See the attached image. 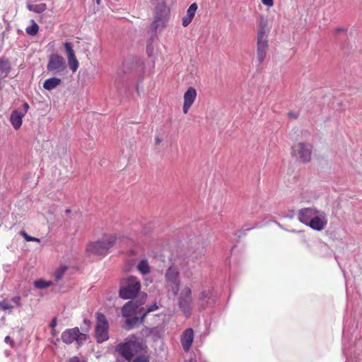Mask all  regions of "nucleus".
<instances>
[{
	"mask_svg": "<svg viewBox=\"0 0 362 362\" xmlns=\"http://www.w3.org/2000/svg\"><path fill=\"white\" fill-rule=\"evenodd\" d=\"M21 235L24 238V239L28 242H37L40 243V240L37 238L32 237L29 235H28L25 231H21Z\"/></svg>",
	"mask_w": 362,
	"mask_h": 362,
	"instance_id": "nucleus-30",
	"label": "nucleus"
},
{
	"mask_svg": "<svg viewBox=\"0 0 362 362\" xmlns=\"http://www.w3.org/2000/svg\"><path fill=\"white\" fill-rule=\"evenodd\" d=\"M179 276L180 273L178 269L175 266L170 267L165 274V279L168 286L170 288L172 292L174 294L177 293V288H179Z\"/></svg>",
	"mask_w": 362,
	"mask_h": 362,
	"instance_id": "nucleus-10",
	"label": "nucleus"
},
{
	"mask_svg": "<svg viewBox=\"0 0 362 362\" xmlns=\"http://www.w3.org/2000/svg\"><path fill=\"white\" fill-rule=\"evenodd\" d=\"M47 69L54 74L64 73L66 69V64L63 57L57 54H52L49 56Z\"/></svg>",
	"mask_w": 362,
	"mask_h": 362,
	"instance_id": "nucleus-8",
	"label": "nucleus"
},
{
	"mask_svg": "<svg viewBox=\"0 0 362 362\" xmlns=\"http://www.w3.org/2000/svg\"><path fill=\"white\" fill-rule=\"evenodd\" d=\"M60 83V78L52 77L45 81L43 88L46 90H51L57 87Z\"/></svg>",
	"mask_w": 362,
	"mask_h": 362,
	"instance_id": "nucleus-23",
	"label": "nucleus"
},
{
	"mask_svg": "<svg viewBox=\"0 0 362 362\" xmlns=\"http://www.w3.org/2000/svg\"><path fill=\"white\" fill-rule=\"evenodd\" d=\"M257 38L268 39L270 30L268 19L264 16H259L257 18Z\"/></svg>",
	"mask_w": 362,
	"mask_h": 362,
	"instance_id": "nucleus-14",
	"label": "nucleus"
},
{
	"mask_svg": "<svg viewBox=\"0 0 362 362\" xmlns=\"http://www.w3.org/2000/svg\"><path fill=\"white\" fill-rule=\"evenodd\" d=\"M214 301L212 298V293L210 289L207 291H203L201 292L199 300L198 305L200 309H204L208 305H210Z\"/></svg>",
	"mask_w": 362,
	"mask_h": 362,
	"instance_id": "nucleus-19",
	"label": "nucleus"
},
{
	"mask_svg": "<svg viewBox=\"0 0 362 362\" xmlns=\"http://www.w3.org/2000/svg\"><path fill=\"white\" fill-rule=\"evenodd\" d=\"M345 31H346V29L344 28H338L336 29V32H337V33L345 32Z\"/></svg>",
	"mask_w": 362,
	"mask_h": 362,
	"instance_id": "nucleus-39",
	"label": "nucleus"
},
{
	"mask_svg": "<svg viewBox=\"0 0 362 362\" xmlns=\"http://www.w3.org/2000/svg\"><path fill=\"white\" fill-rule=\"evenodd\" d=\"M143 303H138L136 300H131L126 303L122 308V314L124 317H129L134 315L141 314L144 308L141 307Z\"/></svg>",
	"mask_w": 362,
	"mask_h": 362,
	"instance_id": "nucleus-12",
	"label": "nucleus"
},
{
	"mask_svg": "<svg viewBox=\"0 0 362 362\" xmlns=\"http://www.w3.org/2000/svg\"><path fill=\"white\" fill-rule=\"evenodd\" d=\"M299 221L316 231L324 230L328 223V217L325 211L316 207H305L298 214Z\"/></svg>",
	"mask_w": 362,
	"mask_h": 362,
	"instance_id": "nucleus-1",
	"label": "nucleus"
},
{
	"mask_svg": "<svg viewBox=\"0 0 362 362\" xmlns=\"http://www.w3.org/2000/svg\"><path fill=\"white\" fill-rule=\"evenodd\" d=\"M64 46L67 54L69 68L73 72H75L78 68L79 63L76 57L75 52L73 49V46L71 43L69 42H64Z\"/></svg>",
	"mask_w": 362,
	"mask_h": 362,
	"instance_id": "nucleus-15",
	"label": "nucleus"
},
{
	"mask_svg": "<svg viewBox=\"0 0 362 362\" xmlns=\"http://www.w3.org/2000/svg\"><path fill=\"white\" fill-rule=\"evenodd\" d=\"M192 21V18L185 16L182 18V25L187 27Z\"/></svg>",
	"mask_w": 362,
	"mask_h": 362,
	"instance_id": "nucleus-32",
	"label": "nucleus"
},
{
	"mask_svg": "<svg viewBox=\"0 0 362 362\" xmlns=\"http://www.w3.org/2000/svg\"><path fill=\"white\" fill-rule=\"evenodd\" d=\"M138 272L143 276L148 274L151 271V267L147 259H141L136 265Z\"/></svg>",
	"mask_w": 362,
	"mask_h": 362,
	"instance_id": "nucleus-22",
	"label": "nucleus"
},
{
	"mask_svg": "<svg viewBox=\"0 0 362 362\" xmlns=\"http://www.w3.org/2000/svg\"><path fill=\"white\" fill-rule=\"evenodd\" d=\"M21 306V298L19 296L13 297L11 300L0 301V308L3 310H11L16 307Z\"/></svg>",
	"mask_w": 362,
	"mask_h": 362,
	"instance_id": "nucleus-18",
	"label": "nucleus"
},
{
	"mask_svg": "<svg viewBox=\"0 0 362 362\" xmlns=\"http://www.w3.org/2000/svg\"><path fill=\"white\" fill-rule=\"evenodd\" d=\"M194 340V331L192 328L187 329L182 334L180 341L183 349L188 351Z\"/></svg>",
	"mask_w": 362,
	"mask_h": 362,
	"instance_id": "nucleus-17",
	"label": "nucleus"
},
{
	"mask_svg": "<svg viewBox=\"0 0 362 362\" xmlns=\"http://www.w3.org/2000/svg\"><path fill=\"white\" fill-rule=\"evenodd\" d=\"M197 96V92L196 89L193 87H189L185 92L183 95V105H182V112L184 114H187L189 110L194 104Z\"/></svg>",
	"mask_w": 362,
	"mask_h": 362,
	"instance_id": "nucleus-13",
	"label": "nucleus"
},
{
	"mask_svg": "<svg viewBox=\"0 0 362 362\" xmlns=\"http://www.w3.org/2000/svg\"><path fill=\"white\" fill-rule=\"evenodd\" d=\"M175 295L177 296V305L179 308L186 317H189L193 308L191 288L185 286L180 289L177 288V293Z\"/></svg>",
	"mask_w": 362,
	"mask_h": 362,
	"instance_id": "nucleus-4",
	"label": "nucleus"
},
{
	"mask_svg": "<svg viewBox=\"0 0 362 362\" xmlns=\"http://www.w3.org/2000/svg\"><path fill=\"white\" fill-rule=\"evenodd\" d=\"M10 69V64L8 60L0 59V78L7 76Z\"/></svg>",
	"mask_w": 362,
	"mask_h": 362,
	"instance_id": "nucleus-24",
	"label": "nucleus"
},
{
	"mask_svg": "<svg viewBox=\"0 0 362 362\" xmlns=\"http://www.w3.org/2000/svg\"><path fill=\"white\" fill-rule=\"evenodd\" d=\"M169 12V8L163 3L159 4L156 7L155 19L152 23V28L153 30H156L160 27H163L165 25Z\"/></svg>",
	"mask_w": 362,
	"mask_h": 362,
	"instance_id": "nucleus-9",
	"label": "nucleus"
},
{
	"mask_svg": "<svg viewBox=\"0 0 362 362\" xmlns=\"http://www.w3.org/2000/svg\"><path fill=\"white\" fill-rule=\"evenodd\" d=\"M52 284H53L52 281H44L43 279H37V280L35 281V282H34V286L37 288H39V289L46 288L52 286Z\"/></svg>",
	"mask_w": 362,
	"mask_h": 362,
	"instance_id": "nucleus-26",
	"label": "nucleus"
},
{
	"mask_svg": "<svg viewBox=\"0 0 362 362\" xmlns=\"http://www.w3.org/2000/svg\"><path fill=\"white\" fill-rule=\"evenodd\" d=\"M141 345L137 341L136 338L132 336L126 342L118 344L116 349L127 360L130 361L137 348H141Z\"/></svg>",
	"mask_w": 362,
	"mask_h": 362,
	"instance_id": "nucleus-6",
	"label": "nucleus"
},
{
	"mask_svg": "<svg viewBox=\"0 0 362 362\" xmlns=\"http://www.w3.org/2000/svg\"><path fill=\"white\" fill-rule=\"evenodd\" d=\"M25 116V112H21L19 110H14L12 112L10 117V122L13 127L17 130L20 129L22 125L23 118Z\"/></svg>",
	"mask_w": 362,
	"mask_h": 362,
	"instance_id": "nucleus-20",
	"label": "nucleus"
},
{
	"mask_svg": "<svg viewBox=\"0 0 362 362\" xmlns=\"http://www.w3.org/2000/svg\"><path fill=\"white\" fill-rule=\"evenodd\" d=\"M27 8L30 11H33L37 13H42L47 9V5L43 3L35 5L28 4Z\"/></svg>",
	"mask_w": 362,
	"mask_h": 362,
	"instance_id": "nucleus-25",
	"label": "nucleus"
},
{
	"mask_svg": "<svg viewBox=\"0 0 362 362\" xmlns=\"http://www.w3.org/2000/svg\"><path fill=\"white\" fill-rule=\"evenodd\" d=\"M313 146L308 143L299 142L292 147V155L302 163H308L311 160Z\"/></svg>",
	"mask_w": 362,
	"mask_h": 362,
	"instance_id": "nucleus-5",
	"label": "nucleus"
},
{
	"mask_svg": "<svg viewBox=\"0 0 362 362\" xmlns=\"http://www.w3.org/2000/svg\"><path fill=\"white\" fill-rule=\"evenodd\" d=\"M268 49V39L257 38V58L259 64L265 60Z\"/></svg>",
	"mask_w": 362,
	"mask_h": 362,
	"instance_id": "nucleus-16",
	"label": "nucleus"
},
{
	"mask_svg": "<svg viewBox=\"0 0 362 362\" xmlns=\"http://www.w3.org/2000/svg\"><path fill=\"white\" fill-rule=\"evenodd\" d=\"M158 308V306L157 305V303H153V305L148 306L146 309L144 308V310L143 311V313H141V314H143V317H145V316L151 313V312H153V311H155Z\"/></svg>",
	"mask_w": 362,
	"mask_h": 362,
	"instance_id": "nucleus-31",
	"label": "nucleus"
},
{
	"mask_svg": "<svg viewBox=\"0 0 362 362\" xmlns=\"http://www.w3.org/2000/svg\"><path fill=\"white\" fill-rule=\"evenodd\" d=\"M57 320L54 318L52 320L51 323H50V326L52 328H54L57 325Z\"/></svg>",
	"mask_w": 362,
	"mask_h": 362,
	"instance_id": "nucleus-38",
	"label": "nucleus"
},
{
	"mask_svg": "<svg viewBox=\"0 0 362 362\" xmlns=\"http://www.w3.org/2000/svg\"><path fill=\"white\" fill-rule=\"evenodd\" d=\"M161 142V139L159 137L156 138V143L159 144Z\"/></svg>",
	"mask_w": 362,
	"mask_h": 362,
	"instance_id": "nucleus-40",
	"label": "nucleus"
},
{
	"mask_svg": "<svg viewBox=\"0 0 362 362\" xmlns=\"http://www.w3.org/2000/svg\"><path fill=\"white\" fill-rule=\"evenodd\" d=\"M133 362H149V361L145 356H139L136 358Z\"/></svg>",
	"mask_w": 362,
	"mask_h": 362,
	"instance_id": "nucleus-34",
	"label": "nucleus"
},
{
	"mask_svg": "<svg viewBox=\"0 0 362 362\" xmlns=\"http://www.w3.org/2000/svg\"><path fill=\"white\" fill-rule=\"evenodd\" d=\"M185 362H196V361L194 359H193V358H190V359H189L187 361H185Z\"/></svg>",
	"mask_w": 362,
	"mask_h": 362,
	"instance_id": "nucleus-41",
	"label": "nucleus"
},
{
	"mask_svg": "<svg viewBox=\"0 0 362 362\" xmlns=\"http://www.w3.org/2000/svg\"><path fill=\"white\" fill-rule=\"evenodd\" d=\"M28 109H29V105L27 103H25L23 104V111H21V112H25V115L26 112H28Z\"/></svg>",
	"mask_w": 362,
	"mask_h": 362,
	"instance_id": "nucleus-37",
	"label": "nucleus"
},
{
	"mask_svg": "<svg viewBox=\"0 0 362 362\" xmlns=\"http://www.w3.org/2000/svg\"><path fill=\"white\" fill-rule=\"evenodd\" d=\"M262 3L268 7H272L274 6V0H261Z\"/></svg>",
	"mask_w": 362,
	"mask_h": 362,
	"instance_id": "nucleus-33",
	"label": "nucleus"
},
{
	"mask_svg": "<svg viewBox=\"0 0 362 362\" xmlns=\"http://www.w3.org/2000/svg\"><path fill=\"white\" fill-rule=\"evenodd\" d=\"M108 322L105 316L102 313H97L95 338L98 343H102L108 339Z\"/></svg>",
	"mask_w": 362,
	"mask_h": 362,
	"instance_id": "nucleus-7",
	"label": "nucleus"
},
{
	"mask_svg": "<svg viewBox=\"0 0 362 362\" xmlns=\"http://www.w3.org/2000/svg\"><path fill=\"white\" fill-rule=\"evenodd\" d=\"M52 334H53V335H56L54 328H52Z\"/></svg>",
	"mask_w": 362,
	"mask_h": 362,
	"instance_id": "nucleus-42",
	"label": "nucleus"
},
{
	"mask_svg": "<svg viewBox=\"0 0 362 362\" xmlns=\"http://www.w3.org/2000/svg\"><path fill=\"white\" fill-rule=\"evenodd\" d=\"M86 338V334L80 332L78 327L68 329L62 334V341L67 344H71L74 341H76L78 344H81Z\"/></svg>",
	"mask_w": 362,
	"mask_h": 362,
	"instance_id": "nucleus-11",
	"label": "nucleus"
},
{
	"mask_svg": "<svg viewBox=\"0 0 362 362\" xmlns=\"http://www.w3.org/2000/svg\"><path fill=\"white\" fill-rule=\"evenodd\" d=\"M140 290L139 280L136 277L131 276L121 280L119 294L123 299H130L135 297Z\"/></svg>",
	"mask_w": 362,
	"mask_h": 362,
	"instance_id": "nucleus-2",
	"label": "nucleus"
},
{
	"mask_svg": "<svg viewBox=\"0 0 362 362\" xmlns=\"http://www.w3.org/2000/svg\"><path fill=\"white\" fill-rule=\"evenodd\" d=\"M141 315V317L138 316H134L133 317H126L124 328L127 330H129L141 323L144 317H143V314Z\"/></svg>",
	"mask_w": 362,
	"mask_h": 362,
	"instance_id": "nucleus-21",
	"label": "nucleus"
},
{
	"mask_svg": "<svg viewBox=\"0 0 362 362\" xmlns=\"http://www.w3.org/2000/svg\"><path fill=\"white\" fill-rule=\"evenodd\" d=\"M100 1H101V0H96V3H97V4H100Z\"/></svg>",
	"mask_w": 362,
	"mask_h": 362,
	"instance_id": "nucleus-43",
	"label": "nucleus"
},
{
	"mask_svg": "<svg viewBox=\"0 0 362 362\" xmlns=\"http://www.w3.org/2000/svg\"><path fill=\"white\" fill-rule=\"evenodd\" d=\"M4 341L9 344L11 346H13V341L9 336L5 337Z\"/></svg>",
	"mask_w": 362,
	"mask_h": 362,
	"instance_id": "nucleus-36",
	"label": "nucleus"
},
{
	"mask_svg": "<svg viewBox=\"0 0 362 362\" xmlns=\"http://www.w3.org/2000/svg\"><path fill=\"white\" fill-rule=\"evenodd\" d=\"M197 9V4H195V3L192 4L187 11L186 16L193 19L195 16Z\"/></svg>",
	"mask_w": 362,
	"mask_h": 362,
	"instance_id": "nucleus-28",
	"label": "nucleus"
},
{
	"mask_svg": "<svg viewBox=\"0 0 362 362\" xmlns=\"http://www.w3.org/2000/svg\"><path fill=\"white\" fill-rule=\"evenodd\" d=\"M39 27L37 23H33V24L30 26H28L26 28V33L30 35H35L37 34L38 31Z\"/></svg>",
	"mask_w": 362,
	"mask_h": 362,
	"instance_id": "nucleus-29",
	"label": "nucleus"
},
{
	"mask_svg": "<svg viewBox=\"0 0 362 362\" xmlns=\"http://www.w3.org/2000/svg\"><path fill=\"white\" fill-rule=\"evenodd\" d=\"M116 240L114 235H105L100 240L89 243L87 245L86 250L89 254L105 255L109 249L114 245Z\"/></svg>",
	"mask_w": 362,
	"mask_h": 362,
	"instance_id": "nucleus-3",
	"label": "nucleus"
},
{
	"mask_svg": "<svg viewBox=\"0 0 362 362\" xmlns=\"http://www.w3.org/2000/svg\"><path fill=\"white\" fill-rule=\"evenodd\" d=\"M66 270H67V267L65 265H63V266H61L60 267H59L54 272V276H55L56 280L57 281L60 280L63 277V276Z\"/></svg>",
	"mask_w": 362,
	"mask_h": 362,
	"instance_id": "nucleus-27",
	"label": "nucleus"
},
{
	"mask_svg": "<svg viewBox=\"0 0 362 362\" xmlns=\"http://www.w3.org/2000/svg\"><path fill=\"white\" fill-rule=\"evenodd\" d=\"M67 362H85V361L81 360L77 356H73V357L70 358Z\"/></svg>",
	"mask_w": 362,
	"mask_h": 362,
	"instance_id": "nucleus-35",
	"label": "nucleus"
}]
</instances>
